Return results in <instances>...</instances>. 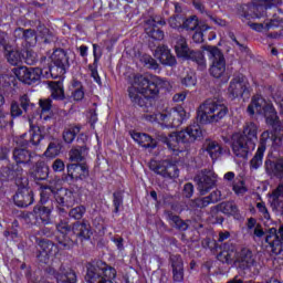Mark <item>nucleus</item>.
I'll return each instance as SVG.
<instances>
[{"mask_svg":"<svg viewBox=\"0 0 283 283\" xmlns=\"http://www.w3.org/2000/svg\"><path fill=\"white\" fill-rule=\"evenodd\" d=\"M32 176L36 180H45V178L50 176V167H48V164H45V161L39 160L35 164Z\"/></svg>","mask_w":283,"mask_h":283,"instance_id":"obj_33","label":"nucleus"},{"mask_svg":"<svg viewBox=\"0 0 283 283\" xmlns=\"http://www.w3.org/2000/svg\"><path fill=\"white\" fill-rule=\"evenodd\" d=\"M40 196V202H42V205H45V202H48V198L51 196H54L55 201L60 207H66V209H70V207H73L74 202H76L74 191L66 188L56 189L52 186H42Z\"/></svg>","mask_w":283,"mask_h":283,"instance_id":"obj_8","label":"nucleus"},{"mask_svg":"<svg viewBox=\"0 0 283 283\" xmlns=\"http://www.w3.org/2000/svg\"><path fill=\"white\" fill-rule=\"evenodd\" d=\"M51 61L53 66H50L49 70L52 78L63 76L65 71L70 67V57H67V53H65L63 49L55 50L51 55Z\"/></svg>","mask_w":283,"mask_h":283,"instance_id":"obj_11","label":"nucleus"},{"mask_svg":"<svg viewBox=\"0 0 283 283\" xmlns=\"http://www.w3.org/2000/svg\"><path fill=\"white\" fill-rule=\"evenodd\" d=\"M202 139V128L198 124H191L180 132L171 133L169 136H163L161 140L174 154H180L196 140Z\"/></svg>","mask_w":283,"mask_h":283,"instance_id":"obj_2","label":"nucleus"},{"mask_svg":"<svg viewBox=\"0 0 283 283\" xmlns=\"http://www.w3.org/2000/svg\"><path fill=\"white\" fill-rule=\"evenodd\" d=\"M73 234L76 235L81 242L83 240H90L92 238V227L85 222H75L72 227Z\"/></svg>","mask_w":283,"mask_h":283,"instance_id":"obj_25","label":"nucleus"},{"mask_svg":"<svg viewBox=\"0 0 283 283\" xmlns=\"http://www.w3.org/2000/svg\"><path fill=\"white\" fill-rule=\"evenodd\" d=\"M220 262H223L226 264H235V260H238V252L234 250L230 251H223L219 254Z\"/></svg>","mask_w":283,"mask_h":283,"instance_id":"obj_42","label":"nucleus"},{"mask_svg":"<svg viewBox=\"0 0 283 283\" xmlns=\"http://www.w3.org/2000/svg\"><path fill=\"white\" fill-rule=\"evenodd\" d=\"M29 134L31 136L29 143H31L32 145H39V143L43 140V133L41 132V127H39L32 118H29Z\"/></svg>","mask_w":283,"mask_h":283,"instance_id":"obj_31","label":"nucleus"},{"mask_svg":"<svg viewBox=\"0 0 283 283\" xmlns=\"http://www.w3.org/2000/svg\"><path fill=\"white\" fill-rule=\"evenodd\" d=\"M181 85H185V87H195V85H196V74L193 72L188 73L181 80Z\"/></svg>","mask_w":283,"mask_h":283,"instance_id":"obj_54","label":"nucleus"},{"mask_svg":"<svg viewBox=\"0 0 283 283\" xmlns=\"http://www.w3.org/2000/svg\"><path fill=\"white\" fill-rule=\"evenodd\" d=\"M12 178H14V170L10 169V167H2L0 169V180H2V182L12 180Z\"/></svg>","mask_w":283,"mask_h":283,"instance_id":"obj_51","label":"nucleus"},{"mask_svg":"<svg viewBox=\"0 0 283 283\" xmlns=\"http://www.w3.org/2000/svg\"><path fill=\"white\" fill-rule=\"evenodd\" d=\"M195 181L197 182L198 191L201 196H205L216 187V182H218V175H216L213 170L203 169L197 174Z\"/></svg>","mask_w":283,"mask_h":283,"instance_id":"obj_12","label":"nucleus"},{"mask_svg":"<svg viewBox=\"0 0 283 283\" xmlns=\"http://www.w3.org/2000/svg\"><path fill=\"white\" fill-rule=\"evenodd\" d=\"M182 28H184V30H187L188 32H193V31L202 28V25H200V22L198 21L197 15H191L182 22Z\"/></svg>","mask_w":283,"mask_h":283,"instance_id":"obj_38","label":"nucleus"},{"mask_svg":"<svg viewBox=\"0 0 283 283\" xmlns=\"http://www.w3.org/2000/svg\"><path fill=\"white\" fill-rule=\"evenodd\" d=\"M282 3V0H254L253 6L255 8H261V10H269L272 6H280Z\"/></svg>","mask_w":283,"mask_h":283,"instance_id":"obj_46","label":"nucleus"},{"mask_svg":"<svg viewBox=\"0 0 283 283\" xmlns=\"http://www.w3.org/2000/svg\"><path fill=\"white\" fill-rule=\"evenodd\" d=\"M140 61L148 70H158L159 67L158 62L154 57H151V55L144 54L140 57Z\"/></svg>","mask_w":283,"mask_h":283,"instance_id":"obj_49","label":"nucleus"},{"mask_svg":"<svg viewBox=\"0 0 283 283\" xmlns=\"http://www.w3.org/2000/svg\"><path fill=\"white\" fill-rule=\"evenodd\" d=\"M149 167L151 169V171H155V174H158L159 176H163V178H178L179 176V171L178 167L174 164H171L168 160H164V161H156V160H151L149 164Z\"/></svg>","mask_w":283,"mask_h":283,"instance_id":"obj_14","label":"nucleus"},{"mask_svg":"<svg viewBox=\"0 0 283 283\" xmlns=\"http://www.w3.org/2000/svg\"><path fill=\"white\" fill-rule=\"evenodd\" d=\"M170 264L172 269V280L174 282H184L185 280V263L182 262V256L178 254L170 255Z\"/></svg>","mask_w":283,"mask_h":283,"instance_id":"obj_18","label":"nucleus"},{"mask_svg":"<svg viewBox=\"0 0 283 283\" xmlns=\"http://www.w3.org/2000/svg\"><path fill=\"white\" fill-rule=\"evenodd\" d=\"M168 23H169L170 28H172L175 30L178 29V28H182V18L179 17V15L171 17L168 20Z\"/></svg>","mask_w":283,"mask_h":283,"instance_id":"obj_60","label":"nucleus"},{"mask_svg":"<svg viewBox=\"0 0 283 283\" xmlns=\"http://www.w3.org/2000/svg\"><path fill=\"white\" fill-rule=\"evenodd\" d=\"M81 132V128L78 126H73L70 128H65L63 132V140L67 143L69 145L74 143V138H76V135Z\"/></svg>","mask_w":283,"mask_h":283,"instance_id":"obj_44","label":"nucleus"},{"mask_svg":"<svg viewBox=\"0 0 283 283\" xmlns=\"http://www.w3.org/2000/svg\"><path fill=\"white\" fill-rule=\"evenodd\" d=\"M256 209L264 220H269L271 218V213L269 212V208H266V203H264V201L258 202Z\"/></svg>","mask_w":283,"mask_h":283,"instance_id":"obj_57","label":"nucleus"},{"mask_svg":"<svg viewBox=\"0 0 283 283\" xmlns=\"http://www.w3.org/2000/svg\"><path fill=\"white\" fill-rule=\"evenodd\" d=\"M36 222H42V224H50V216L52 214V209L44 206H35L32 212Z\"/></svg>","mask_w":283,"mask_h":283,"instance_id":"obj_27","label":"nucleus"},{"mask_svg":"<svg viewBox=\"0 0 283 283\" xmlns=\"http://www.w3.org/2000/svg\"><path fill=\"white\" fill-rule=\"evenodd\" d=\"M202 30H209V27L202 25L199 27V29L195 30V33L192 35V40L195 43H202L205 41V34L202 33Z\"/></svg>","mask_w":283,"mask_h":283,"instance_id":"obj_55","label":"nucleus"},{"mask_svg":"<svg viewBox=\"0 0 283 283\" xmlns=\"http://www.w3.org/2000/svg\"><path fill=\"white\" fill-rule=\"evenodd\" d=\"M165 112L163 113H145L142 118L147 120V123H159V125H165Z\"/></svg>","mask_w":283,"mask_h":283,"instance_id":"obj_45","label":"nucleus"},{"mask_svg":"<svg viewBox=\"0 0 283 283\" xmlns=\"http://www.w3.org/2000/svg\"><path fill=\"white\" fill-rule=\"evenodd\" d=\"M169 87V82L159 76L147 77L145 75L135 74L130 80L128 87V96L133 104L138 107L147 105V98H156L160 94V90Z\"/></svg>","mask_w":283,"mask_h":283,"instance_id":"obj_1","label":"nucleus"},{"mask_svg":"<svg viewBox=\"0 0 283 283\" xmlns=\"http://www.w3.org/2000/svg\"><path fill=\"white\" fill-rule=\"evenodd\" d=\"M52 169L56 174H61V171H65V163L62 159H55L52 164Z\"/></svg>","mask_w":283,"mask_h":283,"instance_id":"obj_61","label":"nucleus"},{"mask_svg":"<svg viewBox=\"0 0 283 283\" xmlns=\"http://www.w3.org/2000/svg\"><path fill=\"white\" fill-rule=\"evenodd\" d=\"M23 114V111H21V107H19V103L12 102L11 103V116L12 118H19Z\"/></svg>","mask_w":283,"mask_h":283,"instance_id":"obj_62","label":"nucleus"},{"mask_svg":"<svg viewBox=\"0 0 283 283\" xmlns=\"http://www.w3.org/2000/svg\"><path fill=\"white\" fill-rule=\"evenodd\" d=\"M175 51L179 59H186L196 63L198 70L201 72L207 70V59H205V54L200 51H191L187 44V39L182 35L176 38Z\"/></svg>","mask_w":283,"mask_h":283,"instance_id":"obj_9","label":"nucleus"},{"mask_svg":"<svg viewBox=\"0 0 283 283\" xmlns=\"http://www.w3.org/2000/svg\"><path fill=\"white\" fill-rule=\"evenodd\" d=\"M253 233L256 235V238H262V235H265V249L268 253H271V255H280V253H282L283 224H281L279 229L271 228L265 233L264 230H262V227L256 226Z\"/></svg>","mask_w":283,"mask_h":283,"instance_id":"obj_7","label":"nucleus"},{"mask_svg":"<svg viewBox=\"0 0 283 283\" xmlns=\"http://www.w3.org/2000/svg\"><path fill=\"white\" fill-rule=\"evenodd\" d=\"M85 280L87 283H114V280H116V269L102 261L90 263Z\"/></svg>","mask_w":283,"mask_h":283,"instance_id":"obj_6","label":"nucleus"},{"mask_svg":"<svg viewBox=\"0 0 283 283\" xmlns=\"http://www.w3.org/2000/svg\"><path fill=\"white\" fill-rule=\"evenodd\" d=\"M20 105L24 112H29V109H32V107H34V104L30 102V97L28 95H22L20 97Z\"/></svg>","mask_w":283,"mask_h":283,"instance_id":"obj_58","label":"nucleus"},{"mask_svg":"<svg viewBox=\"0 0 283 283\" xmlns=\"http://www.w3.org/2000/svg\"><path fill=\"white\" fill-rule=\"evenodd\" d=\"M248 113L250 116H253V114H263L268 125H271V127L276 130L280 127V117H277L275 108H273V105L269 104L262 95H254L252 97V101L248 106Z\"/></svg>","mask_w":283,"mask_h":283,"instance_id":"obj_5","label":"nucleus"},{"mask_svg":"<svg viewBox=\"0 0 283 283\" xmlns=\"http://www.w3.org/2000/svg\"><path fill=\"white\" fill-rule=\"evenodd\" d=\"M235 264L240 269H250V266H253L255 264L253 252L247 248L242 249L237 253Z\"/></svg>","mask_w":283,"mask_h":283,"instance_id":"obj_21","label":"nucleus"},{"mask_svg":"<svg viewBox=\"0 0 283 283\" xmlns=\"http://www.w3.org/2000/svg\"><path fill=\"white\" fill-rule=\"evenodd\" d=\"M59 154H61V147L54 143H51L45 150V156H48V158H54L55 156H59Z\"/></svg>","mask_w":283,"mask_h":283,"instance_id":"obj_52","label":"nucleus"},{"mask_svg":"<svg viewBox=\"0 0 283 283\" xmlns=\"http://www.w3.org/2000/svg\"><path fill=\"white\" fill-rule=\"evenodd\" d=\"M22 56L27 65H34L39 61L36 53L32 50H27Z\"/></svg>","mask_w":283,"mask_h":283,"instance_id":"obj_50","label":"nucleus"},{"mask_svg":"<svg viewBox=\"0 0 283 283\" xmlns=\"http://www.w3.org/2000/svg\"><path fill=\"white\" fill-rule=\"evenodd\" d=\"M130 137L135 143L145 147L146 149H156V139L145 133L130 132Z\"/></svg>","mask_w":283,"mask_h":283,"instance_id":"obj_24","label":"nucleus"},{"mask_svg":"<svg viewBox=\"0 0 283 283\" xmlns=\"http://www.w3.org/2000/svg\"><path fill=\"white\" fill-rule=\"evenodd\" d=\"M31 158L32 154L25 148H15L13 150V159L15 160L17 165H28Z\"/></svg>","mask_w":283,"mask_h":283,"instance_id":"obj_34","label":"nucleus"},{"mask_svg":"<svg viewBox=\"0 0 283 283\" xmlns=\"http://www.w3.org/2000/svg\"><path fill=\"white\" fill-rule=\"evenodd\" d=\"M245 92H249V81L247 77L244 75L234 76L228 87L230 98H241Z\"/></svg>","mask_w":283,"mask_h":283,"instance_id":"obj_15","label":"nucleus"},{"mask_svg":"<svg viewBox=\"0 0 283 283\" xmlns=\"http://www.w3.org/2000/svg\"><path fill=\"white\" fill-rule=\"evenodd\" d=\"M155 57L159 60L161 65H176V56L171 54V50L167 45H159L155 50Z\"/></svg>","mask_w":283,"mask_h":283,"instance_id":"obj_19","label":"nucleus"},{"mask_svg":"<svg viewBox=\"0 0 283 283\" xmlns=\"http://www.w3.org/2000/svg\"><path fill=\"white\" fill-rule=\"evenodd\" d=\"M55 280L57 283H76V272L61 268L55 274Z\"/></svg>","mask_w":283,"mask_h":283,"instance_id":"obj_32","label":"nucleus"},{"mask_svg":"<svg viewBox=\"0 0 283 283\" xmlns=\"http://www.w3.org/2000/svg\"><path fill=\"white\" fill-rule=\"evenodd\" d=\"M49 87L51 90V96L54 101H63L65 98V91L63 90V82H49Z\"/></svg>","mask_w":283,"mask_h":283,"instance_id":"obj_35","label":"nucleus"},{"mask_svg":"<svg viewBox=\"0 0 283 283\" xmlns=\"http://www.w3.org/2000/svg\"><path fill=\"white\" fill-rule=\"evenodd\" d=\"M229 114L227 105L216 99H207L199 106L198 118L200 123H220Z\"/></svg>","mask_w":283,"mask_h":283,"instance_id":"obj_4","label":"nucleus"},{"mask_svg":"<svg viewBox=\"0 0 283 283\" xmlns=\"http://www.w3.org/2000/svg\"><path fill=\"white\" fill-rule=\"evenodd\" d=\"M69 156V160H71V163H83L87 156V149L85 147L72 148Z\"/></svg>","mask_w":283,"mask_h":283,"instance_id":"obj_36","label":"nucleus"},{"mask_svg":"<svg viewBox=\"0 0 283 283\" xmlns=\"http://www.w3.org/2000/svg\"><path fill=\"white\" fill-rule=\"evenodd\" d=\"M39 105L41 108L40 118L43 120H48V118H50V115H45V114H50V111L52 109V99L50 98L40 99Z\"/></svg>","mask_w":283,"mask_h":283,"instance_id":"obj_41","label":"nucleus"},{"mask_svg":"<svg viewBox=\"0 0 283 283\" xmlns=\"http://www.w3.org/2000/svg\"><path fill=\"white\" fill-rule=\"evenodd\" d=\"M241 136L245 138V142L250 143L252 148H255V143H258V126L255 123H247Z\"/></svg>","mask_w":283,"mask_h":283,"instance_id":"obj_26","label":"nucleus"},{"mask_svg":"<svg viewBox=\"0 0 283 283\" xmlns=\"http://www.w3.org/2000/svg\"><path fill=\"white\" fill-rule=\"evenodd\" d=\"M184 196L185 198H191L193 196V184L188 182L184 186Z\"/></svg>","mask_w":283,"mask_h":283,"instance_id":"obj_64","label":"nucleus"},{"mask_svg":"<svg viewBox=\"0 0 283 283\" xmlns=\"http://www.w3.org/2000/svg\"><path fill=\"white\" fill-rule=\"evenodd\" d=\"M56 230L57 245L50 240H41L39 242L40 254L44 258H51L52 255H56V253H59V249H72V247H74V241L67 237V233L72 231V228L70 227L67 221H61L56 226Z\"/></svg>","mask_w":283,"mask_h":283,"instance_id":"obj_3","label":"nucleus"},{"mask_svg":"<svg viewBox=\"0 0 283 283\" xmlns=\"http://www.w3.org/2000/svg\"><path fill=\"white\" fill-rule=\"evenodd\" d=\"M203 151L209 154L211 160H218L222 156V146L217 142L209 140L203 145Z\"/></svg>","mask_w":283,"mask_h":283,"instance_id":"obj_30","label":"nucleus"},{"mask_svg":"<svg viewBox=\"0 0 283 283\" xmlns=\"http://www.w3.org/2000/svg\"><path fill=\"white\" fill-rule=\"evenodd\" d=\"M233 191L237 196H244L247 193V186H244V181L239 180L233 185Z\"/></svg>","mask_w":283,"mask_h":283,"instance_id":"obj_59","label":"nucleus"},{"mask_svg":"<svg viewBox=\"0 0 283 283\" xmlns=\"http://www.w3.org/2000/svg\"><path fill=\"white\" fill-rule=\"evenodd\" d=\"M203 50L208 52V59L211 61L212 65L210 67V74L214 78H222L224 72L227 71V62L224 61V54L218 49V46L207 45Z\"/></svg>","mask_w":283,"mask_h":283,"instance_id":"obj_10","label":"nucleus"},{"mask_svg":"<svg viewBox=\"0 0 283 283\" xmlns=\"http://www.w3.org/2000/svg\"><path fill=\"white\" fill-rule=\"evenodd\" d=\"M13 73L21 81V83H25L28 85L30 69L27 66H20L18 69H13Z\"/></svg>","mask_w":283,"mask_h":283,"instance_id":"obj_47","label":"nucleus"},{"mask_svg":"<svg viewBox=\"0 0 283 283\" xmlns=\"http://www.w3.org/2000/svg\"><path fill=\"white\" fill-rule=\"evenodd\" d=\"M275 27H277V24H275V21H273V20L270 23H266L265 27L262 23H252V24H250V28L252 30H255L256 32H262L264 30V28L266 30H270V28H275Z\"/></svg>","mask_w":283,"mask_h":283,"instance_id":"obj_56","label":"nucleus"},{"mask_svg":"<svg viewBox=\"0 0 283 283\" xmlns=\"http://www.w3.org/2000/svg\"><path fill=\"white\" fill-rule=\"evenodd\" d=\"M17 207H30L34 202V193L28 188H22L13 196Z\"/></svg>","mask_w":283,"mask_h":283,"instance_id":"obj_22","label":"nucleus"},{"mask_svg":"<svg viewBox=\"0 0 283 283\" xmlns=\"http://www.w3.org/2000/svg\"><path fill=\"white\" fill-rule=\"evenodd\" d=\"M164 127H180L187 120V112L182 106L164 111Z\"/></svg>","mask_w":283,"mask_h":283,"instance_id":"obj_13","label":"nucleus"},{"mask_svg":"<svg viewBox=\"0 0 283 283\" xmlns=\"http://www.w3.org/2000/svg\"><path fill=\"white\" fill-rule=\"evenodd\" d=\"M15 39H23L30 48L36 45V33L32 29H21L18 28L13 32Z\"/></svg>","mask_w":283,"mask_h":283,"instance_id":"obj_28","label":"nucleus"},{"mask_svg":"<svg viewBox=\"0 0 283 283\" xmlns=\"http://www.w3.org/2000/svg\"><path fill=\"white\" fill-rule=\"evenodd\" d=\"M255 148L251 147V143L247 142L242 134L237 133L232 135V151L237 158H247L249 151Z\"/></svg>","mask_w":283,"mask_h":283,"instance_id":"obj_16","label":"nucleus"},{"mask_svg":"<svg viewBox=\"0 0 283 283\" xmlns=\"http://www.w3.org/2000/svg\"><path fill=\"white\" fill-rule=\"evenodd\" d=\"M165 20L156 15L155 18H150L145 22L144 30L150 39H154L155 41H163V39H165V32L158 29L157 25H165Z\"/></svg>","mask_w":283,"mask_h":283,"instance_id":"obj_17","label":"nucleus"},{"mask_svg":"<svg viewBox=\"0 0 283 283\" xmlns=\"http://www.w3.org/2000/svg\"><path fill=\"white\" fill-rule=\"evenodd\" d=\"M85 211H86V209L84 206H78V207L73 208L70 211L69 216L71 218H74V220H81V218H83V216H85Z\"/></svg>","mask_w":283,"mask_h":283,"instance_id":"obj_53","label":"nucleus"},{"mask_svg":"<svg viewBox=\"0 0 283 283\" xmlns=\"http://www.w3.org/2000/svg\"><path fill=\"white\" fill-rule=\"evenodd\" d=\"M195 205L199 209H205V207H209V205H212V203L208 197H203V198L196 199Z\"/></svg>","mask_w":283,"mask_h":283,"instance_id":"obj_63","label":"nucleus"},{"mask_svg":"<svg viewBox=\"0 0 283 283\" xmlns=\"http://www.w3.org/2000/svg\"><path fill=\"white\" fill-rule=\"evenodd\" d=\"M43 74V71L39 67L29 69V80L27 81V85H32V83H36V81H41V75Z\"/></svg>","mask_w":283,"mask_h":283,"instance_id":"obj_48","label":"nucleus"},{"mask_svg":"<svg viewBox=\"0 0 283 283\" xmlns=\"http://www.w3.org/2000/svg\"><path fill=\"white\" fill-rule=\"evenodd\" d=\"M219 211L226 213V216H238V206L231 201L221 202L219 205Z\"/></svg>","mask_w":283,"mask_h":283,"instance_id":"obj_39","label":"nucleus"},{"mask_svg":"<svg viewBox=\"0 0 283 283\" xmlns=\"http://www.w3.org/2000/svg\"><path fill=\"white\" fill-rule=\"evenodd\" d=\"M166 220L169 221V224L177 229L178 231H187L189 229V224L185 222V220L180 219V217L174 214V212L167 210L165 211Z\"/></svg>","mask_w":283,"mask_h":283,"instance_id":"obj_29","label":"nucleus"},{"mask_svg":"<svg viewBox=\"0 0 283 283\" xmlns=\"http://www.w3.org/2000/svg\"><path fill=\"white\" fill-rule=\"evenodd\" d=\"M270 171L275 178L282 180L283 178V158H279L270 164Z\"/></svg>","mask_w":283,"mask_h":283,"instance_id":"obj_40","label":"nucleus"},{"mask_svg":"<svg viewBox=\"0 0 283 283\" xmlns=\"http://www.w3.org/2000/svg\"><path fill=\"white\" fill-rule=\"evenodd\" d=\"M4 50H6L7 61L8 63H10V65H19V63H21V61L23 60V55H21V52L9 51L8 48H4Z\"/></svg>","mask_w":283,"mask_h":283,"instance_id":"obj_43","label":"nucleus"},{"mask_svg":"<svg viewBox=\"0 0 283 283\" xmlns=\"http://www.w3.org/2000/svg\"><path fill=\"white\" fill-rule=\"evenodd\" d=\"M271 207L273 211L283 217V182H280L272 191Z\"/></svg>","mask_w":283,"mask_h":283,"instance_id":"obj_20","label":"nucleus"},{"mask_svg":"<svg viewBox=\"0 0 283 283\" xmlns=\"http://www.w3.org/2000/svg\"><path fill=\"white\" fill-rule=\"evenodd\" d=\"M67 175L73 180H83L90 176V169L86 165L70 164L66 167Z\"/></svg>","mask_w":283,"mask_h":283,"instance_id":"obj_23","label":"nucleus"},{"mask_svg":"<svg viewBox=\"0 0 283 283\" xmlns=\"http://www.w3.org/2000/svg\"><path fill=\"white\" fill-rule=\"evenodd\" d=\"M265 151H266V145L261 144L258 147V150H256L254 157L250 161L252 169H260V167H262V160L264 158Z\"/></svg>","mask_w":283,"mask_h":283,"instance_id":"obj_37","label":"nucleus"}]
</instances>
